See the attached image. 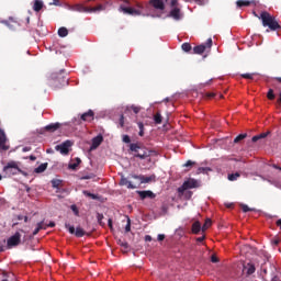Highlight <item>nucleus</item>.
Returning <instances> with one entry per match:
<instances>
[{"label": "nucleus", "mask_w": 281, "mask_h": 281, "mask_svg": "<svg viewBox=\"0 0 281 281\" xmlns=\"http://www.w3.org/2000/svg\"><path fill=\"white\" fill-rule=\"evenodd\" d=\"M198 243H203V240H205V235H203L202 237H198Z\"/></svg>", "instance_id": "obj_56"}, {"label": "nucleus", "mask_w": 281, "mask_h": 281, "mask_svg": "<svg viewBox=\"0 0 281 281\" xmlns=\"http://www.w3.org/2000/svg\"><path fill=\"white\" fill-rule=\"evenodd\" d=\"M195 165H196L195 161L188 160V161L183 165V167H184V168H192V166H195Z\"/></svg>", "instance_id": "obj_44"}, {"label": "nucleus", "mask_w": 281, "mask_h": 281, "mask_svg": "<svg viewBox=\"0 0 281 281\" xmlns=\"http://www.w3.org/2000/svg\"><path fill=\"white\" fill-rule=\"evenodd\" d=\"M123 142H124L125 144H131V136L124 135V136H123Z\"/></svg>", "instance_id": "obj_49"}, {"label": "nucleus", "mask_w": 281, "mask_h": 281, "mask_svg": "<svg viewBox=\"0 0 281 281\" xmlns=\"http://www.w3.org/2000/svg\"><path fill=\"white\" fill-rule=\"evenodd\" d=\"M268 100H276V94L273 93V89H269L267 93Z\"/></svg>", "instance_id": "obj_41"}, {"label": "nucleus", "mask_w": 281, "mask_h": 281, "mask_svg": "<svg viewBox=\"0 0 281 281\" xmlns=\"http://www.w3.org/2000/svg\"><path fill=\"white\" fill-rule=\"evenodd\" d=\"M44 227H46V229L47 227H56V223L50 222L49 224H44Z\"/></svg>", "instance_id": "obj_52"}, {"label": "nucleus", "mask_w": 281, "mask_h": 281, "mask_svg": "<svg viewBox=\"0 0 281 281\" xmlns=\"http://www.w3.org/2000/svg\"><path fill=\"white\" fill-rule=\"evenodd\" d=\"M3 172L5 177H14V175H19L21 172V168H19V162L11 160L3 167Z\"/></svg>", "instance_id": "obj_5"}, {"label": "nucleus", "mask_w": 281, "mask_h": 281, "mask_svg": "<svg viewBox=\"0 0 281 281\" xmlns=\"http://www.w3.org/2000/svg\"><path fill=\"white\" fill-rule=\"evenodd\" d=\"M48 5H56V7L60 8V5H63V4L60 3V0H53V2H49Z\"/></svg>", "instance_id": "obj_46"}, {"label": "nucleus", "mask_w": 281, "mask_h": 281, "mask_svg": "<svg viewBox=\"0 0 281 281\" xmlns=\"http://www.w3.org/2000/svg\"><path fill=\"white\" fill-rule=\"evenodd\" d=\"M137 124H138V128H139L138 135H139V137H144V123L138 122Z\"/></svg>", "instance_id": "obj_40"}, {"label": "nucleus", "mask_w": 281, "mask_h": 281, "mask_svg": "<svg viewBox=\"0 0 281 281\" xmlns=\"http://www.w3.org/2000/svg\"><path fill=\"white\" fill-rule=\"evenodd\" d=\"M211 262H213V263L218 262V258L215 255H212Z\"/></svg>", "instance_id": "obj_51"}, {"label": "nucleus", "mask_w": 281, "mask_h": 281, "mask_svg": "<svg viewBox=\"0 0 281 281\" xmlns=\"http://www.w3.org/2000/svg\"><path fill=\"white\" fill-rule=\"evenodd\" d=\"M102 142H104V137H102V135H98L97 137L92 138L90 149L95 150L100 146V144H102Z\"/></svg>", "instance_id": "obj_15"}, {"label": "nucleus", "mask_w": 281, "mask_h": 281, "mask_svg": "<svg viewBox=\"0 0 281 281\" xmlns=\"http://www.w3.org/2000/svg\"><path fill=\"white\" fill-rule=\"evenodd\" d=\"M193 188H199V182L192 178L184 181L181 187L178 188V193L183 194L186 190H192Z\"/></svg>", "instance_id": "obj_7"}, {"label": "nucleus", "mask_w": 281, "mask_h": 281, "mask_svg": "<svg viewBox=\"0 0 281 281\" xmlns=\"http://www.w3.org/2000/svg\"><path fill=\"white\" fill-rule=\"evenodd\" d=\"M109 5H111V3L106 1L104 4H98L97 7H85L83 4H68L67 9L70 10L71 12L98 14L100 12H104V10H106V7Z\"/></svg>", "instance_id": "obj_2"}, {"label": "nucleus", "mask_w": 281, "mask_h": 281, "mask_svg": "<svg viewBox=\"0 0 281 281\" xmlns=\"http://www.w3.org/2000/svg\"><path fill=\"white\" fill-rule=\"evenodd\" d=\"M85 196H88V199H92L93 201H98V199H100V196L98 194H93L89 191H83Z\"/></svg>", "instance_id": "obj_32"}, {"label": "nucleus", "mask_w": 281, "mask_h": 281, "mask_svg": "<svg viewBox=\"0 0 281 281\" xmlns=\"http://www.w3.org/2000/svg\"><path fill=\"white\" fill-rule=\"evenodd\" d=\"M277 227H280V229H281V220L277 221Z\"/></svg>", "instance_id": "obj_62"}, {"label": "nucleus", "mask_w": 281, "mask_h": 281, "mask_svg": "<svg viewBox=\"0 0 281 281\" xmlns=\"http://www.w3.org/2000/svg\"><path fill=\"white\" fill-rule=\"evenodd\" d=\"M53 188H60L63 180L54 179L50 181Z\"/></svg>", "instance_id": "obj_38"}, {"label": "nucleus", "mask_w": 281, "mask_h": 281, "mask_svg": "<svg viewBox=\"0 0 281 281\" xmlns=\"http://www.w3.org/2000/svg\"><path fill=\"white\" fill-rule=\"evenodd\" d=\"M69 31L67 30V27L61 26L58 29V36H60V38H65V36H68Z\"/></svg>", "instance_id": "obj_27"}, {"label": "nucleus", "mask_w": 281, "mask_h": 281, "mask_svg": "<svg viewBox=\"0 0 281 281\" xmlns=\"http://www.w3.org/2000/svg\"><path fill=\"white\" fill-rule=\"evenodd\" d=\"M270 134H271V132H265V133L258 134V135L254 136V137L251 138V140H252L254 143L260 142V139H265V138H266L267 136H269Z\"/></svg>", "instance_id": "obj_22"}, {"label": "nucleus", "mask_w": 281, "mask_h": 281, "mask_svg": "<svg viewBox=\"0 0 281 281\" xmlns=\"http://www.w3.org/2000/svg\"><path fill=\"white\" fill-rule=\"evenodd\" d=\"M94 119H95V113L93 112V110H89L88 112H85L80 116V120L82 122H93Z\"/></svg>", "instance_id": "obj_14"}, {"label": "nucleus", "mask_w": 281, "mask_h": 281, "mask_svg": "<svg viewBox=\"0 0 281 281\" xmlns=\"http://www.w3.org/2000/svg\"><path fill=\"white\" fill-rule=\"evenodd\" d=\"M128 111H133V113H135V115H137V113H139V111H142V106L131 105V106L126 108L125 113L128 112Z\"/></svg>", "instance_id": "obj_26"}, {"label": "nucleus", "mask_w": 281, "mask_h": 281, "mask_svg": "<svg viewBox=\"0 0 281 281\" xmlns=\"http://www.w3.org/2000/svg\"><path fill=\"white\" fill-rule=\"evenodd\" d=\"M120 186H126L128 190H136L137 186L133 184V182L128 181L125 177L121 178Z\"/></svg>", "instance_id": "obj_16"}, {"label": "nucleus", "mask_w": 281, "mask_h": 281, "mask_svg": "<svg viewBox=\"0 0 281 281\" xmlns=\"http://www.w3.org/2000/svg\"><path fill=\"white\" fill-rule=\"evenodd\" d=\"M60 128V123H52L45 126V131H48V133H56Z\"/></svg>", "instance_id": "obj_19"}, {"label": "nucleus", "mask_w": 281, "mask_h": 281, "mask_svg": "<svg viewBox=\"0 0 281 281\" xmlns=\"http://www.w3.org/2000/svg\"><path fill=\"white\" fill-rule=\"evenodd\" d=\"M271 281H278V277L272 278Z\"/></svg>", "instance_id": "obj_64"}, {"label": "nucleus", "mask_w": 281, "mask_h": 281, "mask_svg": "<svg viewBox=\"0 0 281 281\" xmlns=\"http://www.w3.org/2000/svg\"><path fill=\"white\" fill-rule=\"evenodd\" d=\"M246 138H247V133L239 134L238 136L235 137L234 144H240V142H243V139H246Z\"/></svg>", "instance_id": "obj_33"}, {"label": "nucleus", "mask_w": 281, "mask_h": 281, "mask_svg": "<svg viewBox=\"0 0 281 281\" xmlns=\"http://www.w3.org/2000/svg\"><path fill=\"white\" fill-rule=\"evenodd\" d=\"M7 245L9 248L21 245V233L18 232L13 236H11L7 241Z\"/></svg>", "instance_id": "obj_12"}, {"label": "nucleus", "mask_w": 281, "mask_h": 281, "mask_svg": "<svg viewBox=\"0 0 281 281\" xmlns=\"http://www.w3.org/2000/svg\"><path fill=\"white\" fill-rule=\"evenodd\" d=\"M125 232L128 233L131 232V218L127 217V224L125 226Z\"/></svg>", "instance_id": "obj_48"}, {"label": "nucleus", "mask_w": 281, "mask_h": 281, "mask_svg": "<svg viewBox=\"0 0 281 281\" xmlns=\"http://www.w3.org/2000/svg\"><path fill=\"white\" fill-rule=\"evenodd\" d=\"M164 117L161 116V113L160 112H157L155 115H154V122L155 124H161Z\"/></svg>", "instance_id": "obj_34"}, {"label": "nucleus", "mask_w": 281, "mask_h": 281, "mask_svg": "<svg viewBox=\"0 0 281 281\" xmlns=\"http://www.w3.org/2000/svg\"><path fill=\"white\" fill-rule=\"evenodd\" d=\"M139 148H142V147L138 144L132 143L130 145V150H132V153H136V155H137V153H139Z\"/></svg>", "instance_id": "obj_35"}, {"label": "nucleus", "mask_w": 281, "mask_h": 281, "mask_svg": "<svg viewBox=\"0 0 281 281\" xmlns=\"http://www.w3.org/2000/svg\"><path fill=\"white\" fill-rule=\"evenodd\" d=\"M53 89H63L66 85H69V78L67 77H54L49 82Z\"/></svg>", "instance_id": "obj_6"}, {"label": "nucleus", "mask_w": 281, "mask_h": 281, "mask_svg": "<svg viewBox=\"0 0 281 281\" xmlns=\"http://www.w3.org/2000/svg\"><path fill=\"white\" fill-rule=\"evenodd\" d=\"M227 179L228 181H238L240 179V172L228 173Z\"/></svg>", "instance_id": "obj_28"}, {"label": "nucleus", "mask_w": 281, "mask_h": 281, "mask_svg": "<svg viewBox=\"0 0 281 281\" xmlns=\"http://www.w3.org/2000/svg\"><path fill=\"white\" fill-rule=\"evenodd\" d=\"M181 48L183 52H192V45H190V43H183Z\"/></svg>", "instance_id": "obj_36"}, {"label": "nucleus", "mask_w": 281, "mask_h": 281, "mask_svg": "<svg viewBox=\"0 0 281 281\" xmlns=\"http://www.w3.org/2000/svg\"><path fill=\"white\" fill-rule=\"evenodd\" d=\"M30 159H31V161H36V156L31 155V156H30Z\"/></svg>", "instance_id": "obj_61"}, {"label": "nucleus", "mask_w": 281, "mask_h": 281, "mask_svg": "<svg viewBox=\"0 0 281 281\" xmlns=\"http://www.w3.org/2000/svg\"><path fill=\"white\" fill-rule=\"evenodd\" d=\"M134 157H138V159H148L150 157V151L147 149H144L143 153H137L134 155Z\"/></svg>", "instance_id": "obj_21"}, {"label": "nucleus", "mask_w": 281, "mask_h": 281, "mask_svg": "<svg viewBox=\"0 0 281 281\" xmlns=\"http://www.w3.org/2000/svg\"><path fill=\"white\" fill-rule=\"evenodd\" d=\"M272 244H274V245H280V239H273V240H272Z\"/></svg>", "instance_id": "obj_60"}, {"label": "nucleus", "mask_w": 281, "mask_h": 281, "mask_svg": "<svg viewBox=\"0 0 281 281\" xmlns=\"http://www.w3.org/2000/svg\"><path fill=\"white\" fill-rule=\"evenodd\" d=\"M136 193L138 194L139 199L142 201L146 200V199H155V196H157L153 191L147 190V191H136Z\"/></svg>", "instance_id": "obj_13"}, {"label": "nucleus", "mask_w": 281, "mask_h": 281, "mask_svg": "<svg viewBox=\"0 0 281 281\" xmlns=\"http://www.w3.org/2000/svg\"><path fill=\"white\" fill-rule=\"evenodd\" d=\"M277 104H279V106L281 105V92L279 93V98L277 100Z\"/></svg>", "instance_id": "obj_59"}, {"label": "nucleus", "mask_w": 281, "mask_h": 281, "mask_svg": "<svg viewBox=\"0 0 281 281\" xmlns=\"http://www.w3.org/2000/svg\"><path fill=\"white\" fill-rule=\"evenodd\" d=\"M43 0H34L33 2V10L34 12H40L43 10Z\"/></svg>", "instance_id": "obj_20"}, {"label": "nucleus", "mask_w": 281, "mask_h": 281, "mask_svg": "<svg viewBox=\"0 0 281 281\" xmlns=\"http://www.w3.org/2000/svg\"><path fill=\"white\" fill-rule=\"evenodd\" d=\"M82 164V160L77 157L68 165L69 170H78V167Z\"/></svg>", "instance_id": "obj_18"}, {"label": "nucleus", "mask_w": 281, "mask_h": 281, "mask_svg": "<svg viewBox=\"0 0 281 281\" xmlns=\"http://www.w3.org/2000/svg\"><path fill=\"white\" fill-rule=\"evenodd\" d=\"M41 229H47V226H45V222L37 223V227L33 231V236H36Z\"/></svg>", "instance_id": "obj_24"}, {"label": "nucleus", "mask_w": 281, "mask_h": 281, "mask_svg": "<svg viewBox=\"0 0 281 281\" xmlns=\"http://www.w3.org/2000/svg\"><path fill=\"white\" fill-rule=\"evenodd\" d=\"M145 240H146L147 243H150V240H153V237H151L150 235H147V236L145 237Z\"/></svg>", "instance_id": "obj_57"}, {"label": "nucleus", "mask_w": 281, "mask_h": 281, "mask_svg": "<svg viewBox=\"0 0 281 281\" xmlns=\"http://www.w3.org/2000/svg\"><path fill=\"white\" fill-rule=\"evenodd\" d=\"M254 76H256V74H243L241 78H245L246 80H254Z\"/></svg>", "instance_id": "obj_42"}, {"label": "nucleus", "mask_w": 281, "mask_h": 281, "mask_svg": "<svg viewBox=\"0 0 281 281\" xmlns=\"http://www.w3.org/2000/svg\"><path fill=\"white\" fill-rule=\"evenodd\" d=\"M212 227V220L206 218L203 226H202V232H207Z\"/></svg>", "instance_id": "obj_31"}, {"label": "nucleus", "mask_w": 281, "mask_h": 281, "mask_svg": "<svg viewBox=\"0 0 281 281\" xmlns=\"http://www.w3.org/2000/svg\"><path fill=\"white\" fill-rule=\"evenodd\" d=\"M108 225H109L110 229H113V220L109 218Z\"/></svg>", "instance_id": "obj_55"}, {"label": "nucleus", "mask_w": 281, "mask_h": 281, "mask_svg": "<svg viewBox=\"0 0 281 281\" xmlns=\"http://www.w3.org/2000/svg\"><path fill=\"white\" fill-rule=\"evenodd\" d=\"M8 142V138L5 137V132L3 130H0V143Z\"/></svg>", "instance_id": "obj_43"}, {"label": "nucleus", "mask_w": 281, "mask_h": 281, "mask_svg": "<svg viewBox=\"0 0 281 281\" xmlns=\"http://www.w3.org/2000/svg\"><path fill=\"white\" fill-rule=\"evenodd\" d=\"M209 172H212V168H210V167H199L198 168V175H207Z\"/></svg>", "instance_id": "obj_30"}, {"label": "nucleus", "mask_w": 281, "mask_h": 281, "mask_svg": "<svg viewBox=\"0 0 281 281\" xmlns=\"http://www.w3.org/2000/svg\"><path fill=\"white\" fill-rule=\"evenodd\" d=\"M165 239H166V235H164V234L158 235V240L159 241L165 240Z\"/></svg>", "instance_id": "obj_54"}, {"label": "nucleus", "mask_w": 281, "mask_h": 281, "mask_svg": "<svg viewBox=\"0 0 281 281\" xmlns=\"http://www.w3.org/2000/svg\"><path fill=\"white\" fill-rule=\"evenodd\" d=\"M241 210H243V212H245V213L252 211L251 209H249V206H248L247 204H243V205H241Z\"/></svg>", "instance_id": "obj_47"}, {"label": "nucleus", "mask_w": 281, "mask_h": 281, "mask_svg": "<svg viewBox=\"0 0 281 281\" xmlns=\"http://www.w3.org/2000/svg\"><path fill=\"white\" fill-rule=\"evenodd\" d=\"M22 150L23 153H30V150H32V147H24Z\"/></svg>", "instance_id": "obj_58"}, {"label": "nucleus", "mask_w": 281, "mask_h": 281, "mask_svg": "<svg viewBox=\"0 0 281 281\" xmlns=\"http://www.w3.org/2000/svg\"><path fill=\"white\" fill-rule=\"evenodd\" d=\"M71 146H74L71 140H65L63 144L57 145L55 150H59L61 155H69V148H71Z\"/></svg>", "instance_id": "obj_10"}, {"label": "nucleus", "mask_w": 281, "mask_h": 281, "mask_svg": "<svg viewBox=\"0 0 281 281\" xmlns=\"http://www.w3.org/2000/svg\"><path fill=\"white\" fill-rule=\"evenodd\" d=\"M254 273H256V266L249 265L248 270H247V274L248 276H254Z\"/></svg>", "instance_id": "obj_39"}, {"label": "nucleus", "mask_w": 281, "mask_h": 281, "mask_svg": "<svg viewBox=\"0 0 281 281\" xmlns=\"http://www.w3.org/2000/svg\"><path fill=\"white\" fill-rule=\"evenodd\" d=\"M150 4L156 10H166V4L164 3V0H150Z\"/></svg>", "instance_id": "obj_17"}, {"label": "nucleus", "mask_w": 281, "mask_h": 281, "mask_svg": "<svg viewBox=\"0 0 281 281\" xmlns=\"http://www.w3.org/2000/svg\"><path fill=\"white\" fill-rule=\"evenodd\" d=\"M236 5H237V8H247V7L251 5V2L245 1V0H237Z\"/></svg>", "instance_id": "obj_29"}, {"label": "nucleus", "mask_w": 281, "mask_h": 281, "mask_svg": "<svg viewBox=\"0 0 281 281\" xmlns=\"http://www.w3.org/2000/svg\"><path fill=\"white\" fill-rule=\"evenodd\" d=\"M66 229H68L69 234H75V236L77 238H82V236H86L87 232H85V229H82V227L78 226L77 228L69 225V224H65Z\"/></svg>", "instance_id": "obj_9"}, {"label": "nucleus", "mask_w": 281, "mask_h": 281, "mask_svg": "<svg viewBox=\"0 0 281 281\" xmlns=\"http://www.w3.org/2000/svg\"><path fill=\"white\" fill-rule=\"evenodd\" d=\"M120 126H121V128H124V114H122L121 116H120Z\"/></svg>", "instance_id": "obj_50"}, {"label": "nucleus", "mask_w": 281, "mask_h": 281, "mask_svg": "<svg viewBox=\"0 0 281 281\" xmlns=\"http://www.w3.org/2000/svg\"><path fill=\"white\" fill-rule=\"evenodd\" d=\"M0 150H10V146L5 145V142L0 143Z\"/></svg>", "instance_id": "obj_45"}, {"label": "nucleus", "mask_w": 281, "mask_h": 281, "mask_svg": "<svg viewBox=\"0 0 281 281\" xmlns=\"http://www.w3.org/2000/svg\"><path fill=\"white\" fill-rule=\"evenodd\" d=\"M47 166H48L47 162L41 164L37 168L34 169V172L36 175H41L47 170Z\"/></svg>", "instance_id": "obj_23"}, {"label": "nucleus", "mask_w": 281, "mask_h": 281, "mask_svg": "<svg viewBox=\"0 0 281 281\" xmlns=\"http://www.w3.org/2000/svg\"><path fill=\"white\" fill-rule=\"evenodd\" d=\"M104 220V215L101 213L97 214V221L99 223V225H101V227H104V222H102Z\"/></svg>", "instance_id": "obj_37"}, {"label": "nucleus", "mask_w": 281, "mask_h": 281, "mask_svg": "<svg viewBox=\"0 0 281 281\" xmlns=\"http://www.w3.org/2000/svg\"><path fill=\"white\" fill-rule=\"evenodd\" d=\"M192 234H199V232H201L202 227H201V222H194L192 224Z\"/></svg>", "instance_id": "obj_25"}, {"label": "nucleus", "mask_w": 281, "mask_h": 281, "mask_svg": "<svg viewBox=\"0 0 281 281\" xmlns=\"http://www.w3.org/2000/svg\"><path fill=\"white\" fill-rule=\"evenodd\" d=\"M131 179H136L139 181V184L142 183H153V181H156L157 176L151 175V176H144V175H131Z\"/></svg>", "instance_id": "obj_8"}, {"label": "nucleus", "mask_w": 281, "mask_h": 281, "mask_svg": "<svg viewBox=\"0 0 281 281\" xmlns=\"http://www.w3.org/2000/svg\"><path fill=\"white\" fill-rule=\"evenodd\" d=\"M257 19H260L262 26L268 27L270 32H277V30H281L280 22L276 19V16L271 15V13L267 11H262L260 15L254 12Z\"/></svg>", "instance_id": "obj_3"}, {"label": "nucleus", "mask_w": 281, "mask_h": 281, "mask_svg": "<svg viewBox=\"0 0 281 281\" xmlns=\"http://www.w3.org/2000/svg\"><path fill=\"white\" fill-rule=\"evenodd\" d=\"M123 3L119 5V12L127 14L128 16H146L144 11V4L142 2H131L128 0H122Z\"/></svg>", "instance_id": "obj_1"}, {"label": "nucleus", "mask_w": 281, "mask_h": 281, "mask_svg": "<svg viewBox=\"0 0 281 281\" xmlns=\"http://www.w3.org/2000/svg\"><path fill=\"white\" fill-rule=\"evenodd\" d=\"M212 48V38H209L205 44L193 47V54H203L206 49Z\"/></svg>", "instance_id": "obj_11"}, {"label": "nucleus", "mask_w": 281, "mask_h": 281, "mask_svg": "<svg viewBox=\"0 0 281 281\" xmlns=\"http://www.w3.org/2000/svg\"><path fill=\"white\" fill-rule=\"evenodd\" d=\"M120 245L121 247H124V249H128V243L122 241Z\"/></svg>", "instance_id": "obj_53"}, {"label": "nucleus", "mask_w": 281, "mask_h": 281, "mask_svg": "<svg viewBox=\"0 0 281 281\" xmlns=\"http://www.w3.org/2000/svg\"><path fill=\"white\" fill-rule=\"evenodd\" d=\"M214 93H207V98H214Z\"/></svg>", "instance_id": "obj_63"}, {"label": "nucleus", "mask_w": 281, "mask_h": 281, "mask_svg": "<svg viewBox=\"0 0 281 281\" xmlns=\"http://www.w3.org/2000/svg\"><path fill=\"white\" fill-rule=\"evenodd\" d=\"M169 16L173 19V21H181L183 14L181 13V4L179 3V0H171Z\"/></svg>", "instance_id": "obj_4"}]
</instances>
